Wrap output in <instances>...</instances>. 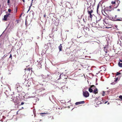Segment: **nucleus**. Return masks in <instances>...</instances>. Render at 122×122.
I'll return each mask as SVG.
<instances>
[{
    "label": "nucleus",
    "mask_w": 122,
    "mask_h": 122,
    "mask_svg": "<svg viewBox=\"0 0 122 122\" xmlns=\"http://www.w3.org/2000/svg\"><path fill=\"white\" fill-rule=\"evenodd\" d=\"M117 10L118 11H120V9H118Z\"/></svg>",
    "instance_id": "nucleus-34"
},
{
    "label": "nucleus",
    "mask_w": 122,
    "mask_h": 122,
    "mask_svg": "<svg viewBox=\"0 0 122 122\" xmlns=\"http://www.w3.org/2000/svg\"><path fill=\"white\" fill-rule=\"evenodd\" d=\"M120 62H122V60H120Z\"/></svg>",
    "instance_id": "nucleus-40"
},
{
    "label": "nucleus",
    "mask_w": 122,
    "mask_h": 122,
    "mask_svg": "<svg viewBox=\"0 0 122 122\" xmlns=\"http://www.w3.org/2000/svg\"><path fill=\"white\" fill-rule=\"evenodd\" d=\"M62 74H61V75H60V78L58 79V80H59L60 79V78H61V76H62Z\"/></svg>",
    "instance_id": "nucleus-23"
},
{
    "label": "nucleus",
    "mask_w": 122,
    "mask_h": 122,
    "mask_svg": "<svg viewBox=\"0 0 122 122\" xmlns=\"http://www.w3.org/2000/svg\"><path fill=\"white\" fill-rule=\"evenodd\" d=\"M101 103V102L100 101L98 103H97V104H100Z\"/></svg>",
    "instance_id": "nucleus-26"
},
{
    "label": "nucleus",
    "mask_w": 122,
    "mask_h": 122,
    "mask_svg": "<svg viewBox=\"0 0 122 122\" xmlns=\"http://www.w3.org/2000/svg\"><path fill=\"white\" fill-rule=\"evenodd\" d=\"M93 93L95 94H96L98 93L97 90V88H95V89L94 90Z\"/></svg>",
    "instance_id": "nucleus-12"
},
{
    "label": "nucleus",
    "mask_w": 122,
    "mask_h": 122,
    "mask_svg": "<svg viewBox=\"0 0 122 122\" xmlns=\"http://www.w3.org/2000/svg\"><path fill=\"white\" fill-rule=\"evenodd\" d=\"M102 96H104V93L102 94Z\"/></svg>",
    "instance_id": "nucleus-36"
},
{
    "label": "nucleus",
    "mask_w": 122,
    "mask_h": 122,
    "mask_svg": "<svg viewBox=\"0 0 122 122\" xmlns=\"http://www.w3.org/2000/svg\"><path fill=\"white\" fill-rule=\"evenodd\" d=\"M28 70H29V71H30V68L29 67V68H28Z\"/></svg>",
    "instance_id": "nucleus-32"
},
{
    "label": "nucleus",
    "mask_w": 122,
    "mask_h": 122,
    "mask_svg": "<svg viewBox=\"0 0 122 122\" xmlns=\"http://www.w3.org/2000/svg\"><path fill=\"white\" fill-rule=\"evenodd\" d=\"M32 3H31V5H30V6L29 7L30 8V7H31V6L32 5Z\"/></svg>",
    "instance_id": "nucleus-35"
},
{
    "label": "nucleus",
    "mask_w": 122,
    "mask_h": 122,
    "mask_svg": "<svg viewBox=\"0 0 122 122\" xmlns=\"http://www.w3.org/2000/svg\"><path fill=\"white\" fill-rule=\"evenodd\" d=\"M122 71V70H121V71Z\"/></svg>",
    "instance_id": "nucleus-47"
},
{
    "label": "nucleus",
    "mask_w": 122,
    "mask_h": 122,
    "mask_svg": "<svg viewBox=\"0 0 122 122\" xmlns=\"http://www.w3.org/2000/svg\"><path fill=\"white\" fill-rule=\"evenodd\" d=\"M30 7H29V9L28 10V11H29V10H30Z\"/></svg>",
    "instance_id": "nucleus-38"
},
{
    "label": "nucleus",
    "mask_w": 122,
    "mask_h": 122,
    "mask_svg": "<svg viewBox=\"0 0 122 122\" xmlns=\"http://www.w3.org/2000/svg\"><path fill=\"white\" fill-rule=\"evenodd\" d=\"M40 114L42 116L43 115H41L42 114H44L45 115L47 114H48V113H40Z\"/></svg>",
    "instance_id": "nucleus-17"
},
{
    "label": "nucleus",
    "mask_w": 122,
    "mask_h": 122,
    "mask_svg": "<svg viewBox=\"0 0 122 122\" xmlns=\"http://www.w3.org/2000/svg\"><path fill=\"white\" fill-rule=\"evenodd\" d=\"M94 85H92L90 87L89 89V91L90 92H92L93 91L92 89L91 88L93 86H94Z\"/></svg>",
    "instance_id": "nucleus-6"
},
{
    "label": "nucleus",
    "mask_w": 122,
    "mask_h": 122,
    "mask_svg": "<svg viewBox=\"0 0 122 122\" xmlns=\"http://www.w3.org/2000/svg\"><path fill=\"white\" fill-rule=\"evenodd\" d=\"M108 7V8H109V9H110L111 10V8L112 7L111 6V5L109 6V7Z\"/></svg>",
    "instance_id": "nucleus-24"
},
{
    "label": "nucleus",
    "mask_w": 122,
    "mask_h": 122,
    "mask_svg": "<svg viewBox=\"0 0 122 122\" xmlns=\"http://www.w3.org/2000/svg\"><path fill=\"white\" fill-rule=\"evenodd\" d=\"M103 68H104V71L106 70V68H105L103 67Z\"/></svg>",
    "instance_id": "nucleus-33"
},
{
    "label": "nucleus",
    "mask_w": 122,
    "mask_h": 122,
    "mask_svg": "<svg viewBox=\"0 0 122 122\" xmlns=\"http://www.w3.org/2000/svg\"><path fill=\"white\" fill-rule=\"evenodd\" d=\"M22 1L24 3L25 2V0H22Z\"/></svg>",
    "instance_id": "nucleus-37"
},
{
    "label": "nucleus",
    "mask_w": 122,
    "mask_h": 122,
    "mask_svg": "<svg viewBox=\"0 0 122 122\" xmlns=\"http://www.w3.org/2000/svg\"><path fill=\"white\" fill-rule=\"evenodd\" d=\"M6 56H5V55H4V56H4V58H5Z\"/></svg>",
    "instance_id": "nucleus-42"
},
{
    "label": "nucleus",
    "mask_w": 122,
    "mask_h": 122,
    "mask_svg": "<svg viewBox=\"0 0 122 122\" xmlns=\"http://www.w3.org/2000/svg\"><path fill=\"white\" fill-rule=\"evenodd\" d=\"M12 55L11 54H10V57L9 58H11V59H12Z\"/></svg>",
    "instance_id": "nucleus-25"
},
{
    "label": "nucleus",
    "mask_w": 122,
    "mask_h": 122,
    "mask_svg": "<svg viewBox=\"0 0 122 122\" xmlns=\"http://www.w3.org/2000/svg\"><path fill=\"white\" fill-rule=\"evenodd\" d=\"M107 103V102H106L105 103Z\"/></svg>",
    "instance_id": "nucleus-48"
},
{
    "label": "nucleus",
    "mask_w": 122,
    "mask_h": 122,
    "mask_svg": "<svg viewBox=\"0 0 122 122\" xmlns=\"http://www.w3.org/2000/svg\"><path fill=\"white\" fill-rule=\"evenodd\" d=\"M119 98H120L121 100V101L122 100V95H120L119 97Z\"/></svg>",
    "instance_id": "nucleus-18"
},
{
    "label": "nucleus",
    "mask_w": 122,
    "mask_h": 122,
    "mask_svg": "<svg viewBox=\"0 0 122 122\" xmlns=\"http://www.w3.org/2000/svg\"><path fill=\"white\" fill-rule=\"evenodd\" d=\"M122 21V20L120 19H117L116 21Z\"/></svg>",
    "instance_id": "nucleus-22"
},
{
    "label": "nucleus",
    "mask_w": 122,
    "mask_h": 122,
    "mask_svg": "<svg viewBox=\"0 0 122 122\" xmlns=\"http://www.w3.org/2000/svg\"><path fill=\"white\" fill-rule=\"evenodd\" d=\"M107 20V19H105L103 21L104 22H105L106 24L110 25V22H108Z\"/></svg>",
    "instance_id": "nucleus-7"
},
{
    "label": "nucleus",
    "mask_w": 122,
    "mask_h": 122,
    "mask_svg": "<svg viewBox=\"0 0 122 122\" xmlns=\"http://www.w3.org/2000/svg\"><path fill=\"white\" fill-rule=\"evenodd\" d=\"M4 56H3V57H2L1 58V60H3L4 59Z\"/></svg>",
    "instance_id": "nucleus-28"
},
{
    "label": "nucleus",
    "mask_w": 122,
    "mask_h": 122,
    "mask_svg": "<svg viewBox=\"0 0 122 122\" xmlns=\"http://www.w3.org/2000/svg\"><path fill=\"white\" fill-rule=\"evenodd\" d=\"M8 11L9 12V13H11V10L10 9H8Z\"/></svg>",
    "instance_id": "nucleus-20"
},
{
    "label": "nucleus",
    "mask_w": 122,
    "mask_h": 122,
    "mask_svg": "<svg viewBox=\"0 0 122 122\" xmlns=\"http://www.w3.org/2000/svg\"><path fill=\"white\" fill-rule=\"evenodd\" d=\"M104 10L107 11H111V10L110 9L108 8V7H107L104 9Z\"/></svg>",
    "instance_id": "nucleus-10"
},
{
    "label": "nucleus",
    "mask_w": 122,
    "mask_h": 122,
    "mask_svg": "<svg viewBox=\"0 0 122 122\" xmlns=\"http://www.w3.org/2000/svg\"><path fill=\"white\" fill-rule=\"evenodd\" d=\"M121 18L122 19V18Z\"/></svg>",
    "instance_id": "nucleus-49"
},
{
    "label": "nucleus",
    "mask_w": 122,
    "mask_h": 122,
    "mask_svg": "<svg viewBox=\"0 0 122 122\" xmlns=\"http://www.w3.org/2000/svg\"><path fill=\"white\" fill-rule=\"evenodd\" d=\"M46 13H45L44 14V17H46Z\"/></svg>",
    "instance_id": "nucleus-27"
},
{
    "label": "nucleus",
    "mask_w": 122,
    "mask_h": 122,
    "mask_svg": "<svg viewBox=\"0 0 122 122\" xmlns=\"http://www.w3.org/2000/svg\"><path fill=\"white\" fill-rule=\"evenodd\" d=\"M25 24L26 26L27 22H26V21H25Z\"/></svg>",
    "instance_id": "nucleus-31"
},
{
    "label": "nucleus",
    "mask_w": 122,
    "mask_h": 122,
    "mask_svg": "<svg viewBox=\"0 0 122 122\" xmlns=\"http://www.w3.org/2000/svg\"><path fill=\"white\" fill-rule=\"evenodd\" d=\"M104 50L105 52L106 53H107V55H108V54H107V47H106V46L104 47Z\"/></svg>",
    "instance_id": "nucleus-8"
},
{
    "label": "nucleus",
    "mask_w": 122,
    "mask_h": 122,
    "mask_svg": "<svg viewBox=\"0 0 122 122\" xmlns=\"http://www.w3.org/2000/svg\"><path fill=\"white\" fill-rule=\"evenodd\" d=\"M118 66L121 67H122V63H121L120 62H119L118 63Z\"/></svg>",
    "instance_id": "nucleus-14"
},
{
    "label": "nucleus",
    "mask_w": 122,
    "mask_h": 122,
    "mask_svg": "<svg viewBox=\"0 0 122 122\" xmlns=\"http://www.w3.org/2000/svg\"><path fill=\"white\" fill-rule=\"evenodd\" d=\"M115 78V82H116L118 80V78Z\"/></svg>",
    "instance_id": "nucleus-21"
},
{
    "label": "nucleus",
    "mask_w": 122,
    "mask_h": 122,
    "mask_svg": "<svg viewBox=\"0 0 122 122\" xmlns=\"http://www.w3.org/2000/svg\"><path fill=\"white\" fill-rule=\"evenodd\" d=\"M90 8L89 7L87 8V12H88V14L90 15L89 17L91 18H92V13L93 12V10H92L90 9Z\"/></svg>",
    "instance_id": "nucleus-1"
},
{
    "label": "nucleus",
    "mask_w": 122,
    "mask_h": 122,
    "mask_svg": "<svg viewBox=\"0 0 122 122\" xmlns=\"http://www.w3.org/2000/svg\"><path fill=\"white\" fill-rule=\"evenodd\" d=\"M58 48L60 51H62V46L61 44L60 46H58Z\"/></svg>",
    "instance_id": "nucleus-11"
},
{
    "label": "nucleus",
    "mask_w": 122,
    "mask_h": 122,
    "mask_svg": "<svg viewBox=\"0 0 122 122\" xmlns=\"http://www.w3.org/2000/svg\"><path fill=\"white\" fill-rule=\"evenodd\" d=\"M10 15V13H8L6 15H7L8 16V17L9 16V15Z\"/></svg>",
    "instance_id": "nucleus-29"
},
{
    "label": "nucleus",
    "mask_w": 122,
    "mask_h": 122,
    "mask_svg": "<svg viewBox=\"0 0 122 122\" xmlns=\"http://www.w3.org/2000/svg\"><path fill=\"white\" fill-rule=\"evenodd\" d=\"M117 16V15H115V17H116V18Z\"/></svg>",
    "instance_id": "nucleus-41"
},
{
    "label": "nucleus",
    "mask_w": 122,
    "mask_h": 122,
    "mask_svg": "<svg viewBox=\"0 0 122 122\" xmlns=\"http://www.w3.org/2000/svg\"><path fill=\"white\" fill-rule=\"evenodd\" d=\"M116 2H117V4L116 5H115V7L117 8L119 4L120 3V1H116Z\"/></svg>",
    "instance_id": "nucleus-13"
},
{
    "label": "nucleus",
    "mask_w": 122,
    "mask_h": 122,
    "mask_svg": "<svg viewBox=\"0 0 122 122\" xmlns=\"http://www.w3.org/2000/svg\"><path fill=\"white\" fill-rule=\"evenodd\" d=\"M8 17L7 15H4V18L3 19L5 21H7V18Z\"/></svg>",
    "instance_id": "nucleus-9"
},
{
    "label": "nucleus",
    "mask_w": 122,
    "mask_h": 122,
    "mask_svg": "<svg viewBox=\"0 0 122 122\" xmlns=\"http://www.w3.org/2000/svg\"><path fill=\"white\" fill-rule=\"evenodd\" d=\"M99 6H99V4H98L97 5V12H98V9L99 8Z\"/></svg>",
    "instance_id": "nucleus-15"
},
{
    "label": "nucleus",
    "mask_w": 122,
    "mask_h": 122,
    "mask_svg": "<svg viewBox=\"0 0 122 122\" xmlns=\"http://www.w3.org/2000/svg\"><path fill=\"white\" fill-rule=\"evenodd\" d=\"M121 74V73L117 72L116 73V76H117L119 75L120 74Z\"/></svg>",
    "instance_id": "nucleus-16"
},
{
    "label": "nucleus",
    "mask_w": 122,
    "mask_h": 122,
    "mask_svg": "<svg viewBox=\"0 0 122 122\" xmlns=\"http://www.w3.org/2000/svg\"><path fill=\"white\" fill-rule=\"evenodd\" d=\"M10 0H7V3H8V5H9V3H10Z\"/></svg>",
    "instance_id": "nucleus-19"
},
{
    "label": "nucleus",
    "mask_w": 122,
    "mask_h": 122,
    "mask_svg": "<svg viewBox=\"0 0 122 122\" xmlns=\"http://www.w3.org/2000/svg\"><path fill=\"white\" fill-rule=\"evenodd\" d=\"M111 3L112 4V6H113L114 8H115V5H116V4H117V2H116L115 1H112L111 2Z\"/></svg>",
    "instance_id": "nucleus-3"
},
{
    "label": "nucleus",
    "mask_w": 122,
    "mask_h": 122,
    "mask_svg": "<svg viewBox=\"0 0 122 122\" xmlns=\"http://www.w3.org/2000/svg\"><path fill=\"white\" fill-rule=\"evenodd\" d=\"M97 99H97H97H95V100H96V101H97Z\"/></svg>",
    "instance_id": "nucleus-43"
},
{
    "label": "nucleus",
    "mask_w": 122,
    "mask_h": 122,
    "mask_svg": "<svg viewBox=\"0 0 122 122\" xmlns=\"http://www.w3.org/2000/svg\"><path fill=\"white\" fill-rule=\"evenodd\" d=\"M83 95L84 97H87L89 96V94L87 91H85L83 92Z\"/></svg>",
    "instance_id": "nucleus-2"
},
{
    "label": "nucleus",
    "mask_w": 122,
    "mask_h": 122,
    "mask_svg": "<svg viewBox=\"0 0 122 122\" xmlns=\"http://www.w3.org/2000/svg\"><path fill=\"white\" fill-rule=\"evenodd\" d=\"M1 5L0 4V7H1Z\"/></svg>",
    "instance_id": "nucleus-45"
},
{
    "label": "nucleus",
    "mask_w": 122,
    "mask_h": 122,
    "mask_svg": "<svg viewBox=\"0 0 122 122\" xmlns=\"http://www.w3.org/2000/svg\"><path fill=\"white\" fill-rule=\"evenodd\" d=\"M24 104V102H21V105H23V104Z\"/></svg>",
    "instance_id": "nucleus-30"
},
{
    "label": "nucleus",
    "mask_w": 122,
    "mask_h": 122,
    "mask_svg": "<svg viewBox=\"0 0 122 122\" xmlns=\"http://www.w3.org/2000/svg\"><path fill=\"white\" fill-rule=\"evenodd\" d=\"M85 103V102L84 101L76 102L75 103V104L76 105H78L79 104H83Z\"/></svg>",
    "instance_id": "nucleus-4"
},
{
    "label": "nucleus",
    "mask_w": 122,
    "mask_h": 122,
    "mask_svg": "<svg viewBox=\"0 0 122 122\" xmlns=\"http://www.w3.org/2000/svg\"><path fill=\"white\" fill-rule=\"evenodd\" d=\"M42 121V120L41 119L40 120V121Z\"/></svg>",
    "instance_id": "nucleus-44"
},
{
    "label": "nucleus",
    "mask_w": 122,
    "mask_h": 122,
    "mask_svg": "<svg viewBox=\"0 0 122 122\" xmlns=\"http://www.w3.org/2000/svg\"><path fill=\"white\" fill-rule=\"evenodd\" d=\"M109 18L111 20H113V21H116V17H113L112 16H111L110 17H109Z\"/></svg>",
    "instance_id": "nucleus-5"
},
{
    "label": "nucleus",
    "mask_w": 122,
    "mask_h": 122,
    "mask_svg": "<svg viewBox=\"0 0 122 122\" xmlns=\"http://www.w3.org/2000/svg\"><path fill=\"white\" fill-rule=\"evenodd\" d=\"M17 7L16 8V12H17Z\"/></svg>",
    "instance_id": "nucleus-39"
},
{
    "label": "nucleus",
    "mask_w": 122,
    "mask_h": 122,
    "mask_svg": "<svg viewBox=\"0 0 122 122\" xmlns=\"http://www.w3.org/2000/svg\"><path fill=\"white\" fill-rule=\"evenodd\" d=\"M33 0H32V1Z\"/></svg>",
    "instance_id": "nucleus-46"
}]
</instances>
